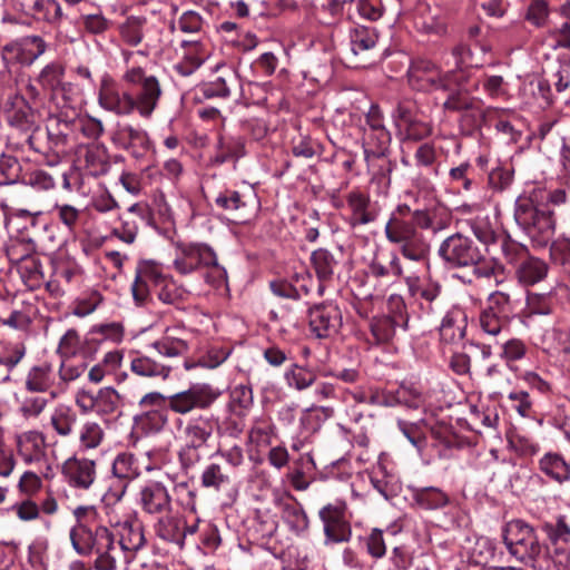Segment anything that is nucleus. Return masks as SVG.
<instances>
[{"mask_svg":"<svg viewBox=\"0 0 570 570\" xmlns=\"http://www.w3.org/2000/svg\"><path fill=\"white\" fill-rule=\"evenodd\" d=\"M76 422L77 415L69 407L57 409L50 417L52 429L62 438H67L72 434Z\"/></svg>","mask_w":570,"mask_h":570,"instance_id":"obj_42","label":"nucleus"},{"mask_svg":"<svg viewBox=\"0 0 570 570\" xmlns=\"http://www.w3.org/2000/svg\"><path fill=\"white\" fill-rule=\"evenodd\" d=\"M439 255L452 267L474 266L479 277H490L493 267L482 264L483 255L469 237L456 233L445 238L439 248Z\"/></svg>","mask_w":570,"mask_h":570,"instance_id":"obj_4","label":"nucleus"},{"mask_svg":"<svg viewBox=\"0 0 570 570\" xmlns=\"http://www.w3.org/2000/svg\"><path fill=\"white\" fill-rule=\"evenodd\" d=\"M104 430L97 422H86L79 433L80 448L83 450L96 449L104 440Z\"/></svg>","mask_w":570,"mask_h":570,"instance_id":"obj_48","label":"nucleus"},{"mask_svg":"<svg viewBox=\"0 0 570 570\" xmlns=\"http://www.w3.org/2000/svg\"><path fill=\"white\" fill-rule=\"evenodd\" d=\"M465 335V316L461 311H451L442 320L440 336L445 343L460 342Z\"/></svg>","mask_w":570,"mask_h":570,"instance_id":"obj_30","label":"nucleus"},{"mask_svg":"<svg viewBox=\"0 0 570 570\" xmlns=\"http://www.w3.org/2000/svg\"><path fill=\"white\" fill-rule=\"evenodd\" d=\"M163 515L155 525L157 535L165 541L176 543L179 548H184V535L180 533L181 521L168 513Z\"/></svg>","mask_w":570,"mask_h":570,"instance_id":"obj_34","label":"nucleus"},{"mask_svg":"<svg viewBox=\"0 0 570 570\" xmlns=\"http://www.w3.org/2000/svg\"><path fill=\"white\" fill-rule=\"evenodd\" d=\"M32 12L26 13L37 20L55 21L60 18L61 9L56 0H33Z\"/></svg>","mask_w":570,"mask_h":570,"instance_id":"obj_50","label":"nucleus"},{"mask_svg":"<svg viewBox=\"0 0 570 570\" xmlns=\"http://www.w3.org/2000/svg\"><path fill=\"white\" fill-rule=\"evenodd\" d=\"M311 261L320 281L332 278L334 268L337 265L332 253L324 248L316 249L312 253Z\"/></svg>","mask_w":570,"mask_h":570,"instance_id":"obj_41","label":"nucleus"},{"mask_svg":"<svg viewBox=\"0 0 570 570\" xmlns=\"http://www.w3.org/2000/svg\"><path fill=\"white\" fill-rule=\"evenodd\" d=\"M470 226L473 234L481 243L488 245L495 240L497 233L488 217L476 216L471 220Z\"/></svg>","mask_w":570,"mask_h":570,"instance_id":"obj_58","label":"nucleus"},{"mask_svg":"<svg viewBox=\"0 0 570 570\" xmlns=\"http://www.w3.org/2000/svg\"><path fill=\"white\" fill-rule=\"evenodd\" d=\"M119 404V395L114 387H102L96 394V412L112 414Z\"/></svg>","mask_w":570,"mask_h":570,"instance_id":"obj_53","label":"nucleus"},{"mask_svg":"<svg viewBox=\"0 0 570 570\" xmlns=\"http://www.w3.org/2000/svg\"><path fill=\"white\" fill-rule=\"evenodd\" d=\"M366 125L375 135L379 146L373 151L375 156H383L391 140L390 132L385 129L384 117L377 105H372L366 114Z\"/></svg>","mask_w":570,"mask_h":570,"instance_id":"obj_31","label":"nucleus"},{"mask_svg":"<svg viewBox=\"0 0 570 570\" xmlns=\"http://www.w3.org/2000/svg\"><path fill=\"white\" fill-rule=\"evenodd\" d=\"M412 499L414 503L423 510H440L451 503L449 494L435 487L413 489Z\"/></svg>","mask_w":570,"mask_h":570,"instance_id":"obj_24","label":"nucleus"},{"mask_svg":"<svg viewBox=\"0 0 570 570\" xmlns=\"http://www.w3.org/2000/svg\"><path fill=\"white\" fill-rule=\"evenodd\" d=\"M87 370L85 361L75 360L73 357H60L58 370L61 383L69 384L81 377Z\"/></svg>","mask_w":570,"mask_h":570,"instance_id":"obj_45","label":"nucleus"},{"mask_svg":"<svg viewBox=\"0 0 570 570\" xmlns=\"http://www.w3.org/2000/svg\"><path fill=\"white\" fill-rule=\"evenodd\" d=\"M366 550L372 558L381 559L386 553V546L383 532L380 529H373L366 537Z\"/></svg>","mask_w":570,"mask_h":570,"instance_id":"obj_61","label":"nucleus"},{"mask_svg":"<svg viewBox=\"0 0 570 570\" xmlns=\"http://www.w3.org/2000/svg\"><path fill=\"white\" fill-rule=\"evenodd\" d=\"M85 163L94 176L106 174L110 167L107 149L100 145H91L86 149Z\"/></svg>","mask_w":570,"mask_h":570,"instance_id":"obj_38","label":"nucleus"},{"mask_svg":"<svg viewBox=\"0 0 570 570\" xmlns=\"http://www.w3.org/2000/svg\"><path fill=\"white\" fill-rule=\"evenodd\" d=\"M229 483V475L224 471L223 466L217 463L208 464L203 471L202 485L205 488H212L219 491Z\"/></svg>","mask_w":570,"mask_h":570,"instance_id":"obj_44","label":"nucleus"},{"mask_svg":"<svg viewBox=\"0 0 570 570\" xmlns=\"http://www.w3.org/2000/svg\"><path fill=\"white\" fill-rule=\"evenodd\" d=\"M548 271L549 266L543 259L527 256L519 263L515 275L521 284L529 286L544 279L548 275Z\"/></svg>","mask_w":570,"mask_h":570,"instance_id":"obj_23","label":"nucleus"},{"mask_svg":"<svg viewBox=\"0 0 570 570\" xmlns=\"http://www.w3.org/2000/svg\"><path fill=\"white\" fill-rule=\"evenodd\" d=\"M173 264L181 275L190 274L200 268L207 269L206 281L214 286H219L227 278L226 269L218 263L216 253L207 244H178Z\"/></svg>","mask_w":570,"mask_h":570,"instance_id":"obj_3","label":"nucleus"},{"mask_svg":"<svg viewBox=\"0 0 570 570\" xmlns=\"http://www.w3.org/2000/svg\"><path fill=\"white\" fill-rule=\"evenodd\" d=\"M377 42V33L374 29L358 26L350 31V45L353 55L371 50Z\"/></svg>","mask_w":570,"mask_h":570,"instance_id":"obj_36","label":"nucleus"},{"mask_svg":"<svg viewBox=\"0 0 570 570\" xmlns=\"http://www.w3.org/2000/svg\"><path fill=\"white\" fill-rule=\"evenodd\" d=\"M49 400L41 395L24 396L19 406V412L24 419L38 417L48 406Z\"/></svg>","mask_w":570,"mask_h":570,"instance_id":"obj_55","label":"nucleus"},{"mask_svg":"<svg viewBox=\"0 0 570 570\" xmlns=\"http://www.w3.org/2000/svg\"><path fill=\"white\" fill-rule=\"evenodd\" d=\"M409 85L419 91L434 92L450 90L451 83L458 82L456 71H443L432 60L417 58L407 70Z\"/></svg>","mask_w":570,"mask_h":570,"instance_id":"obj_6","label":"nucleus"},{"mask_svg":"<svg viewBox=\"0 0 570 570\" xmlns=\"http://www.w3.org/2000/svg\"><path fill=\"white\" fill-rule=\"evenodd\" d=\"M527 346L519 338L507 340L502 345L501 357L507 361H517L524 356Z\"/></svg>","mask_w":570,"mask_h":570,"instance_id":"obj_64","label":"nucleus"},{"mask_svg":"<svg viewBox=\"0 0 570 570\" xmlns=\"http://www.w3.org/2000/svg\"><path fill=\"white\" fill-rule=\"evenodd\" d=\"M540 470L560 483L570 479V466L559 454H546L540 460Z\"/></svg>","mask_w":570,"mask_h":570,"instance_id":"obj_37","label":"nucleus"},{"mask_svg":"<svg viewBox=\"0 0 570 570\" xmlns=\"http://www.w3.org/2000/svg\"><path fill=\"white\" fill-rule=\"evenodd\" d=\"M445 92H449V96L443 102L444 110L459 112L472 110L478 105V101L462 89L460 80L451 83L450 90Z\"/></svg>","mask_w":570,"mask_h":570,"instance_id":"obj_33","label":"nucleus"},{"mask_svg":"<svg viewBox=\"0 0 570 570\" xmlns=\"http://www.w3.org/2000/svg\"><path fill=\"white\" fill-rule=\"evenodd\" d=\"M218 394L208 384H193L189 389L168 396V409L177 414L208 409Z\"/></svg>","mask_w":570,"mask_h":570,"instance_id":"obj_11","label":"nucleus"},{"mask_svg":"<svg viewBox=\"0 0 570 570\" xmlns=\"http://www.w3.org/2000/svg\"><path fill=\"white\" fill-rule=\"evenodd\" d=\"M549 16L546 0H533L528 7L525 19L535 27H542Z\"/></svg>","mask_w":570,"mask_h":570,"instance_id":"obj_60","label":"nucleus"},{"mask_svg":"<svg viewBox=\"0 0 570 570\" xmlns=\"http://www.w3.org/2000/svg\"><path fill=\"white\" fill-rule=\"evenodd\" d=\"M503 541L517 560L525 566L535 567L542 553V546L532 527L522 520H512L504 528Z\"/></svg>","mask_w":570,"mask_h":570,"instance_id":"obj_5","label":"nucleus"},{"mask_svg":"<svg viewBox=\"0 0 570 570\" xmlns=\"http://www.w3.org/2000/svg\"><path fill=\"white\" fill-rule=\"evenodd\" d=\"M236 81L235 75L230 73L229 77H218L215 81L206 83L203 88V95L206 98L220 97L226 98L230 95L228 82Z\"/></svg>","mask_w":570,"mask_h":570,"instance_id":"obj_59","label":"nucleus"},{"mask_svg":"<svg viewBox=\"0 0 570 570\" xmlns=\"http://www.w3.org/2000/svg\"><path fill=\"white\" fill-rule=\"evenodd\" d=\"M139 91L134 96V106L141 117H149L157 107L161 96L159 81L154 76H148L139 85Z\"/></svg>","mask_w":570,"mask_h":570,"instance_id":"obj_22","label":"nucleus"},{"mask_svg":"<svg viewBox=\"0 0 570 570\" xmlns=\"http://www.w3.org/2000/svg\"><path fill=\"white\" fill-rule=\"evenodd\" d=\"M118 137L127 149L136 157L142 156L150 147V140L147 132L131 125H122L118 128Z\"/></svg>","mask_w":570,"mask_h":570,"instance_id":"obj_27","label":"nucleus"},{"mask_svg":"<svg viewBox=\"0 0 570 570\" xmlns=\"http://www.w3.org/2000/svg\"><path fill=\"white\" fill-rule=\"evenodd\" d=\"M318 517L323 522L325 535L324 543L348 542L352 537V528L346 515V504L344 502L328 503L318 511Z\"/></svg>","mask_w":570,"mask_h":570,"instance_id":"obj_10","label":"nucleus"},{"mask_svg":"<svg viewBox=\"0 0 570 570\" xmlns=\"http://www.w3.org/2000/svg\"><path fill=\"white\" fill-rule=\"evenodd\" d=\"M139 503L147 514H166L171 511V497L165 485L151 481L141 487Z\"/></svg>","mask_w":570,"mask_h":570,"instance_id":"obj_18","label":"nucleus"},{"mask_svg":"<svg viewBox=\"0 0 570 570\" xmlns=\"http://www.w3.org/2000/svg\"><path fill=\"white\" fill-rule=\"evenodd\" d=\"M410 213L409 206H399L385 225V236L390 243L400 246L403 257L414 262H426L429 244L414 226V222L409 219Z\"/></svg>","mask_w":570,"mask_h":570,"instance_id":"obj_2","label":"nucleus"},{"mask_svg":"<svg viewBox=\"0 0 570 570\" xmlns=\"http://www.w3.org/2000/svg\"><path fill=\"white\" fill-rule=\"evenodd\" d=\"M112 474L121 480H132L140 474L139 464L131 453H119L112 463Z\"/></svg>","mask_w":570,"mask_h":570,"instance_id":"obj_40","label":"nucleus"},{"mask_svg":"<svg viewBox=\"0 0 570 570\" xmlns=\"http://www.w3.org/2000/svg\"><path fill=\"white\" fill-rule=\"evenodd\" d=\"M178 439L183 442V450H198L212 439L215 429V421L210 416L199 415L189 419L184 423L177 420Z\"/></svg>","mask_w":570,"mask_h":570,"instance_id":"obj_12","label":"nucleus"},{"mask_svg":"<svg viewBox=\"0 0 570 570\" xmlns=\"http://www.w3.org/2000/svg\"><path fill=\"white\" fill-rule=\"evenodd\" d=\"M99 105L116 115H130L135 110L134 96L120 88L109 76H104L98 90Z\"/></svg>","mask_w":570,"mask_h":570,"instance_id":"obj_14","label":"nucleus"},{"mask_svg":"<svg viewBox=\"0 0 570 570\" xmlns=\"http://www.w3.org/2000/svg\"><path fill=\"white\" fill-rule=\"evenodd\" d=\"M145 22V18H127V20L119 28L121 39L129 46H138L144 38Z\"/></svg>","mask_w":570,"mask_h":570,"instance_id":"obj_43","label":"nucleus"},{"mask_svg":"<svg viewBox=\"0 0 570 570\" xmlns=\"http://www.w3.org/2000/svg\"><path fill=\"white\" fill-rule=\"evenodd\" d=\"M48 50V43L38 35H28L7 42L1 48L4 70L12 73L17 68L30 67Z\"/></svg>","mask_w":570,"mask_h":570,"instance_id":"obj_7","label":"nucleus"},{"mask_svg":"<svg viewBox=\"0 0 570 570\" xmlns=\"http://www.w3.org/2000/svg\"><path fill=\"white\" fill-rule=\"evenodd\" d=\"M112 527L119 537L120 550L136 552L145 546L144 527L138 519L129 517Z\"/></svg>","mask_w":570,"mask_h":570,"instance_id":"obj_21","label":"nucleus"},{"mask_svg":"<svg viewBox=\"0 0 570 570\" xmlns=\"http://www.w3.org/2000/svg\"><path fill=\"white\" fill-rule=\"evenodd\" d=\"M452 56L455 59V70L458 80L460 79L459 73L469 68H480L482 66L481 62L476 61L473 57L471 49L459 43L452 48Z\"/></svg>","mask_w":570,"mask_h":570,"instance_id":"obj_54","label":"nucleus"},{"mask_svg":"<svg viewBox=\"0 0 570 570\" xmlns=\"http://www.w3.org/2000/svg\"><path fill=\"white\" fill-rule=\"evenodd\" d=\"M26 352L27 347L23 343H16L6 347L4 354L0 357V366H4L7 373L1 379V382L10 380V372L21 362Z\"/></svg>","mask_w":570,"mask_h":570,"instance_id":"obj_47","label":"nucleus"},{"mask_svg":"<svg viewBox=\"0 0 570 570\" xmlns=\"http://www.w3.org/2000/svg\"><path fill=\"white\" fill-rule=\"evenodd\" d=\"M66 68L59 61H51L41 68L35 82L42 92H48L53 99L59 95H66L71 89V83L65 81Z\"/></svg>","mask_w":570,"mask_h":570,"instance_id":"obj_19","label":"nucleus"},{"mask_svg":"<svg viewBox=\"0 0 570 570\" xmlns=\"http://www.w3.org/2000/svg\"><path fill=\"white\" fill-rule=\"evenodd\" d=\"M395 397L397 403L413 409H417L423 402L421 392L413 386H400Z\"/></svg>","mask_w":570,"mask_h":570,"instance_id":"obj_63","label":"nucleus"},{"mask_svg":"<svg viewBox=\"0 0 570 570\" xmlns=\"http://www.w3.org/2000/svg\"><path fill=\"white\" fill-rule=\"evenodd\" d=\"M17 268L24 282L32 287L38 286L42 281L41 264L33 255L24 258Z\"/></svg>","mask_w":570,"mask_h":570,"instance_id":"obj_51","label":"nucleus"},{"mask_svg":"<svg viewBox=\"0 0 570 570\" xmlns=\"http://www.w3.org/2000/svg\"><path fill=\"white\" fill-rule=\"evenodd\" d=\"M390 306L395 307L397 313L394 315H382L371 321V333L377 343H386L393 338L396 328H405L407 325V316L402 313L405 308L401 297H391Z\"/></svg>","mask_w":570,"mask_h":570,"instance_id":"obj_17","label":"nucleus"},{"mask_svg":"<svg viewBox=\"0 0 570 570\" xmlns=\"http://www.w3.org/2000/svg\"><path fill=\"white\" fill-rule=\"evenodd\" d=\"M73 550L81 557L96 554V570H116L119 548L114 532L105 525L75 524L69 532Z\"/></svg>","mask_w":570,"mask_h":570,"instance_id":"obj_1","label":"nucleus"},{"mask_svg":"<svg viewBox=\"0 0 570 570\" xmlns=\"http://www.w3.org/2000/svg\"><path fill=\"white\" fill-rule=\"evenodd\" d=\"M142 207L134 204L128 213L119 216L120 225L112 228L111 234L126 244H132L138 234V222L135 216L142 219Z\"/></svg>","mask_w":570,"mask_h":570,"instance_id":"obj_29","label":"nucleus"},{"mask_svg":"<svg viewBox=\"0 0 570 570\" xmlns=\"http://www.w3.org/2000/svg\"><path fill=\"white\" fill-rule=\"evenodd\" d=\"M551 293H528L527 308L529 314L548 315L552 312Z\"/></svg>","mask_w":570,"mask_h":570,"instance_id":"obj_57","label":"nucleus"},{"mask_svg":"<svg viewBox=\"0 0 570 570\" xmlns=\"http://www.w3.org/2000/svg\"><path fill=\"white\" fill-rule=\"evenodd\" d=\"M62 474L71 487L87 490L96 480V463L89 459L72 456L62 464Z\"/></svg>","mask_w":570,"mask_h":570,"instance_id":"obj_20","label":"nucleus"},{"mask_svg":"<svg viewBox=\"0 0 570 570\" xmlns=\"http://www.w3.org/2000/svg\"><path fill=\"white\" fill-rule=\"evenodd\" d=\"M420 29L429 35L444 36L448 30L446 18L440 10L433 13L429 9L421 18Z\"/></svg>","mask_w":570,"mask_h":570,"instance_id":"obj_46","label":"nucleus"},{"mask_svg":"<svg viewBox=\"0 0 570 570\" xmlns=\"http://www.w3.org/2000/svg\"><path fill=\"white\" fill-rule=\"evenodd\" d=\"M311 331L320 338L330 337L342 325V312L335 304H318L308 311Z\"/></svg>","mask_w":570,"mask_h":570,"instance_id":"obj_16","label":"nucleus"},{"mask_svg":"<svg viewBox=\"0 0 570 570\" xmlns=\"http://www.w3.org/2000/svg\"><path fill=\"white\" fill-rule=\"evenodd\" d=\"M52 366L50 364H41L30 368L27 374L24 386L32 393H45L53 385Z\"/></svg>","mask_w":570,"mask_h":570,"instance_id":"obj_32","label":"nucleus"},{"mask_svg":"<svg viewBox=\"0 0 570 570\" xmlns=\"http://www.w3.org/2000/svg\"><path fill=\"white\" fill-rule=\"evenodd\" d=\"M21 173L19 160L13 156L2 155L0 157V185L16 183Z\"/></svg>","mask_w":570,"mask_h":570,"instance_id":"obj_56","label":"nucleus"},{"mask_svg":"<svg viewBox=\"0 0 570 570\" xmlns=\"http://www.w3.org/2000/svg\"><path fill=\"white\" fill-rule=\"evenodd\" d=\"M405 284L410 295L417 301L423 315L433 316L442 312L443 302L439 283L429 282L422 284L419 276L407 275L405 276Z\"/></svg>","mask_w":570,"mask_h":570,"instance_id":"obj_13","label":"nucleus"},{"mask_svg":"<svg viewBox=\"0 0 570 570\" xmlns=\"http://www.w3.org/2000/svg\"><path fill=\"white\" fill-rule=\"evenodd\" d=\"M479 327L489 337H505L510 332V317L484 308L479 316Z\"/></svg>","mask_w":570,"mask_h":570,"instance_id":"obj_25","label":"nucleus"},{"mask_svg":"<svg viewBox=\"0 0 570 570\" xmlns=\"http://www.w3.org/2000/svg\"><path fill=\"white\" fill-rule=\"evenodd\" d=\"M347 205L351 208L350 225H366L375 220L376 215L368 209L370 198L367 195L354 190L347 195Z\"/></svg>","mask_w":570,"mask_h":570,"instance_id":"obj_28","label":"nucleus"},{"mask_svg":"<svg viewBox=\"0 0 570 570\" xmlns=\"http://www.w3.org/2000/svg\"><path fill=\"white\" fill-rule=\"evenodd\" d=\"M130 370L139 376L159 377L166 381L170 376L173 367L151 356L139 355L131 360Z\"/></svg>","mask_w":570,"mask_h":570,"instance_id":"obj_26","label":"nucleus"},{"mask_svg":"<svg viewBox=\"0 0 570 570\" xmlns=\"http://www.w3.org/2000/svg\"><path fill=\"white\" fill-rule=\"evenodd\" d=\"M514 217L528 235L540 245H546L554 234V219L551 213L535 207L530 198L520 197L517 200Z\"/></svg>","mask_w":570,"mask_h":570,"instance_id":"obj_8","label":"nucleus"},{"mask_svg":"<svg viewBox=\"0 0 570 570\" xmlns=\"http://www.w3.org/2000/svg\"><path fill=\"white\" fill-rule=\"evenodd\" d=\"M215 204L230 214L232 219L235 222H242L245 219L244 210L246 203L243 200L242 195L236 190H225L220 193Z\"/></svg>","mask_w":570,"mask_h":570,"instance_id":"obj_35","label":"nucleus"},{"mask_svg":"<svg viewBox=\"0 0 570 570\" xmlns=\"http://www.w3.org/2000/svg\"><path fill=\"white\" fill-rule=\"evenodd\" d=\"M253 405V391L246 385L235 386L230 393V407L237 415L244 413Z\"/></svg>","mask_w":570,"mask_h":570,"instance_id":"obj_52","label":"nucleus"},{"mask_svg":"<svg viewBox=\"0 0 570 570\" xmlns=\"http://www.w3.org/2000/svg\"><path fill=\"white\" fill-rule=\"evenodd\" d=\"M282 518L289 529L296 533H304L309 527V520L304 509L297 504H284Z\"/></svg>","mask_w":570,"mask_h":570,"instance_id":"obj_39","label":"nucleus"},{"mask_svg":"<svg viewBox=\"0 0 570 570\" xmlns=\"http://www.w3.org/2000/svg\"><path fill=\"white\" fill-rule=\"evenodd\" d=\"M42 487V480L33 471H26L19 480V491L28 497L35 495Z\"/></svg>","mask_w":570,"mask_h":570,"instance_id":"obj_62","label":"nucleus"},{"mask_svg":"<svg viewBox=\"0 0 570 570\" xmlns=\"http://www.w3.org/2000/svg\"><path fill=\"white\" fill-rule=\"evenodd\" d=\"M17 454L23 463L38 465L48 462L46 435L38 430L23 431L16 435Z\"/></svg>","mask_w":570,"mask_h":570,"instance_id":"obj_15","label":"nucleus"},{"mask_svg":"<svg viewBox=\"0 0 570 570\" xmlns=\"http://www.w3.org/2000/svg\"><path fill=\"white\" fill-rule=\"evenodd\" d=\"M196 331L176 323L167 326L163 335L151 343V347L165 358L183 357L194 345Z\"/></svg>","mask_w":570,"mask_h":570,"instance_id":"obj_9","label":"nucleus"},{"mask_svg":"<svg viewBox=\"0 0 570 570\" xmlns=\"http://www.w3.org/2000/svg\"><path fill=\"white\" fill-rule=\"evenodd\" d=\"M82 347V341L75 328H69L60 338L57 354L59 357H75Z\"/></svg>","mask_w":570,"mask_h":570,"instance_id":"obj_49","label":"nucleus"}]
</instances>
